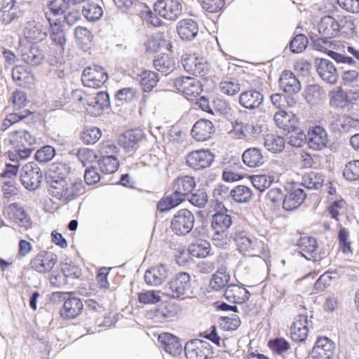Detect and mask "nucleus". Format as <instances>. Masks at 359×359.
Wrapping results in <instances>:
<instances>
[{
    "label": "nucleus",
    "mask_w": 359,
    "mask_h": 359,
    "mask_svg": "<svg viewBox=\"0 0 359 359\" xmlns=\"http://www.w3.org/2000/svg\"><path fill=\"white\" fill-rule=\"evenodd\" d=\"M48 191L53 198L58 199L63 204H67L84 194L85 186L79 179L62 180L59 182L55 181L51 182Z\"/></svg>",
    "instance_id": "f257e3e1"
},
{
    "label": "nucleus",
    "mask_w": 359,
    "mask_h": 359,
    "mask_svg": "<svg viewBox=\"0 0 359 359\" xmlns=\"http://www.w3.org/2000/svg\"><path fill=\"white\" fill-rule=\"evenodd\" d=\"M233 241L239 252L243 255L257 256L265 250L263 241L239 225L233 226Z\"/></svg>",
    "instance_id": "f03ea898"
},
{
    "label": "nucleus",
    "mask_w": 359,
    "mask_h": 359,
    "mask_svg": "<svg viewBox=\"0 0 359 359\" xmlns=\"http://www.w3.org/2000/svg\"><path fill=\"white\" fill-rule=\"evenodd\" d=\"M191 276L188 273H177L163 287V294L174 299H184L191 294Z\"/></svg>",
    "instance_id": "7ed1b4c3"
},
{
    "label": "nucleus",
    "mask_w": 359,
    "mask_h": 359,
    "mask_svg": "<svg viewBox=\"0 0 359 359\" xmlns=\"http://www.w3.org/2000/svg\"><path fill=\"white\" fill-rule=\"evenodd\" d=\"M195 216L187 209H180L173 215L170 222L172 232L177 236H186L193 229Z\"/></svg>",
    "instance_id": "20e7f679"
},
{
    "label": "nucleus",
    "mask_w": 359,
    "mask_h": 359,
    "mask_svg": "<svg viewBox=\"0 0 359 359\" xmlns=\"http://www.w3.org/2000/svg\"><path fill=\"white\" fill-rule=\"evenodd\" d=\"M43 179L41 170L34 162L26 163L20 172L22 186L29 191H35L41 187Z\"/></svg>",
    "instance_id": "39448f33"
},
{
    "label": "nucleus",
    "mask_w": 359,
    "mask_h": 359,
    "mask_svg": "<svg viewBox=\"0 0 359 359\" xmlns=\"http://www.w3.org/2000/svg\"><path fill=\"white\" fill-rule=\"evenodd\" d=\"M108 79L104 69L97 65L86 67L82 73L81 81L85 86L93 88L102 87Z\"/></svg>",
    "instance_id": "423d86ee"
},
{
    "label": "nucleus",
    "mask_w": 359,
    "mask_h": 359,
    "mask_svg": "<svg viewBox=\"0 0 359 359\" xmlns=\"http://www.w3.org/2000/svg\"><path fill=\"white\" fill-rule=\"evenodd\" d=\"M215 160V155L209 149L194 150L187 155V165L191 169L199 171L209 168Z\"/></svg>",
    "instance_id": "0eeeda50"
},
{
    "label": "nucleus",
    "mask_w": 359,
    "mask_h": 359,
    "mask_svg": "<svg viewBox=\"0 0 359 359\" xmlns=\"http://www.w3.org/2000/svg\"><path fill=\"white\" fill-rule=\"evenodd\" d=\"M154 11L160 17L173 21L181 15L182 6L178 0H158L154 5Z\"/></svg>",
    "instance_id": "6e6552de"
},
{
    "label": "nucleus",
    "mask_w": 359,
    "mask_h": 359,
    "mask_svg": "<svg viewBox=\"0 0 359 359\" xmlns=\"http://www.w3.org/2000/svg\"><path fill=\"white\" fill-rule=\"evenodd\" d=\"M184 352L187 359H208L212 354L211 345L198 339L187 342Z\"/></svg>",
    "instance_id": "1a4fd4ad"
},
{
    "label": "nucleus",
    "mask_w": 359,
    "mask_h": 359,
    "mask_svg": "<svg viewBox=\"0 0 359 359\" xmlns=\"http://www.w3.org/2000/svg\"><path fill=\"white\" fill-rule=\"evenodd\" d=\"M174 86L175 88L181 92L184 97L191 100L196 97L202 92V85L200 81L190 76H181L174 80Z\"/></svg>",
    "instance_id": "9d476101"
},
{
    "label": "nucleus",
    "mask_w": 359,
    "mask_h": 359,
    "mask_svg": "<svg viewBox=\"0 0 359 359\" xmlns=\"http://www.w3.org/2000/svg\"><path fill=\"white\" fill-rule=\"evenodd\" d=\"M57 261V257L55 254L42 250L30 261V266L39 273H47L52 270Z\"/></svg>",
    "instance_id": "9b49d317"
},
{
    "label": "nucleus",
    "mask_w": 359,
    "mask_h": 359,
    "mask_svg": "<svg viewBox=\"0 0 359 359\" xmlns=\"http://www.w3.org/2000/svg\"><path fill=\"white\" fill-rule=\"evenodd\" d=\"M306 197L304 190L300 188V184L293 183L285 196L283 201V208L287 211L293 210L299 208Z\"/></svg>",
    "instance_id": "f8f14e48"
},
{
    "label": "nucleus",
    "mask_w": 359,
    "mask_h": 359,
    "mask_svg": "<svg viewBox=\"0 0 359 359\" xmlns=\"http://www.w3.org/2000/svg\"><path fill=\"white\" fill-rule=\"evenodd\" d=\"M335 350L334 343L326 337L317 339L311 351L312 359H331Z\"/></svg>",
    "instance_id": "ddd939ff"
},
{
    "label": "nucleus",
    "mask_w": 359,
    "mask_h": 359,
    "mask_svg": "<svg viewBox=\"0 0 359 359\" xmlns=\"http://www.w3.org/2000/svg\"><path fill=\"white\" fill-rule=\"evenodd\" d=\"M181 62L185 71L196 76H203L208 69V65L203 58H199L195 54H184Z\"/></svg>",
    "instance_id": "4468645a"
},
{
    "label": "nucleus",
    "mask_w": 359,
    "mask_h": 359,
    "mask_svg": "<svg viewBox=\"0 0 359 359\" xmlns=\"http://www.w3.org/2000/svg\"><path fill=\"white\" fill-rule=\"evenodd\" d=\"M309 147L316 151H320L327 147L328 137L327 131L320 126L310 128L306 135Z\"/></svg>",
    "instance_id": "2eb2a0df"
},
{
    "label": "nucleus",
    "mask_w": 359,
    "mask_h": 359,
    "mask_svg": "<svg viewBox=\"0 0 359 359\" xmlns=\"http://www.w3.org/2000/svg\"><path fill=\"white\" fill-rule=\"evenodd\" d=\"M315 65L318 75L323 81L331 84L337 81L338 72L331 61L325 58H316Z\"/></svg>",
    "instance_id": "dca6fc26"
},
{
    "label": "nucleus",
    "mask_w": 359,
    "mask_h": 359,
    "mask_svg": "<svg viewBox=\"0 0 359 359\" xmlns=\"http://www.w3.org/2000/svg\"><path fill=\"white\" fill-rule=\"evenodd\" d=\"M9 141L14 147H20V149H29L30 154L34 150L36 137L27 130H15L9 135Z\"/></svg>",
    "instance_id": "f3484780"
},
{
    "label": "nucleus",
    "mask_w": 359,
    "mask_h": 359,
    "mask_svg": "<svg viewBox=\"0 0 359 359\" xmlns=\"http://www.w3.org/2000/svg\"><path fill=\"white\" fill-rule=\"evenodd\" d=\"M143 138L144 134L141 130H130L119 136L118 144L126 151H132L138 148V144Z\"/></svg>",
    "instance_id": "a211bd4d"
},
{
    "label": "nucleus",
    "mask_w": 359,
    "mask_h": 359,
    "mask_svg": "<svg viewBox=\"0 0 359 359\" xmlns=\"http://www.w3.org/2000/svg\"><path fill=\"white\" fill-rule=\"evenodd\" d=\"M215 130V126L210 121L202 118L194 123L191 135L196 140L203 142L210 139Z\"/></svg>",
    "instance_id": "6ab92c4d"
},
{
    "label": "nucleus",
    "mask_w": 359,
    "mask_h": 359,
    "mask_svg": "<svg viewBox=\"0 0 359 359\" xmlns=\"http://www.w3.org/2000/svg\"><path fill=\"white\" fill-rule=\"evenodd\" d=\"M170 274V270L164 264H159L146 271L144 280L148 285L157 286L161 285Z\"/></svg>",
    "instance_id": "aec40b11"
},
{
    "label": "nucleus",
    "mask_w": 359,
    "mask_h": 359,
    "mask_svg": "<svg viewBox=\"0 0 359 359\" xmlns=\"http://www.w3.org/2000/svg\"><path fill=\"white\" fill-rule=\"evenodd\" d=\"M273 120L277 127L288 133L297 130L299 124L296 115L284 110L278 111L274 115Z\"/></svg>",
    "instance_id": "412c9836"
},
{
    "label": "nucleus",
    "mask_w": 359,
    "mask_h": 359,
    "mask_svg": "<svg viewBox=\"0 0 359 359\" xmlns=\"http://www.w3.org/2000/svg\"><path fill=\"white\" fill-rule=\"evenodd\" d=\"M6 213L9 219L13 220L19 226L27 229L31 226L30 217L18 203H13L10 204L6 208Z\"/></svg>",
    "instance_id": "4be33fe9"
},
{
    "label": "nucleus",
    "mask_w": 359,
    "mask_h": 359,
    "mask_svg": "<svg viewBox=\"0 0 359 359\" xmlns=\"http://www.w3.org/2000/svg\"><path fill=\"white\" fill-rule=\"evenodd\" d=\"M328 125L333 132H347L355 125V120L347 115L332 114L328 118Z\"/></svg>",
    "instance_id": "5701e85b"
},
{
    "label": "nucleus",
    "mask_w": 359,
    "mask_h": 359,
    "mask_svg": "<svg viewBox=\"0 0 359 359\" xmlns=\"http://www.w3.org/2000/svg\"><path fill=\"white\" fill-rule=\"evenodd\" d=\"M24 35L25 39L33 43L42 41L47 36L46 29L43 25L34 20L29 21L24 28Z\"/></svg>",
    "instance_id": "b1692460"
},
{
    "label": "nucleus",
    "mask_w": 359,
    "mask_h": 359,
    "mask_svg": "<svg viewBox=\"0 0 359 359\" xmlns=\"http://www.w3.org/2000/svg\"><path fill=\"white\" fill-rule=\"evenodd\" d=\"M177 32L183 41H191L198 33V23L192 19H183L178 22Z\"/></svg>",
    "instance_id": "393cba45"
},
{
    "label": "nucleus",
    "mask_w": 359,
    "mask_h": 359,
    "mask_svg": "<svg viewBox=\"0 0 359 359\" xmlns=\"http://www.w3.org/2000/svg\"><path fill=\"white\" fill-rule=\"evenodd\" d=\"M250 293L245 288L236 285H227L224 296L227 301L234 304H243L250 298Z\"/></svg>",
    "instance_id": "a878e982"
},
{
    "label": "nucleus",
    "mask_w": 359,
    "mask_h": 359,
    "mask_svg": "<svg viewBox=\"0 0 359 359\" xmlns=\"http://www.w3.org/2000/svg\"><path fill=\"white\" fill-rule=\"evenodd\" d=\"M297 246L300 250L299 253L307 260L316 259L318 243L315 238L312 236L300 237Z\"/></svg>",
    "instance_id": "bb28decb"
},
{
    "label": "nucleus",
    "mask_w": 359,
    "mask_h": 359,
    "mask_svg": "<svg viewBox=\"0 0 359 359\" xmlns=\"http://www.w3.org/2000/svg\"><path fill=\"white\" fill-rule=\"evenodd\" d=\"M83 307L80 299L69 297L65 301L60 310V316L65 319H74L81 314Z\"/></svg>",
    "instance_id": "cd10ccee"
},
{
    "label": "nucleus",
    "mask_w": 359,
    "mask_h": 359,
    "mask_svg": "<svg viewBox=\"0 0 359 359\" xmlns=\"http://www.w3.org/2000/svg\"><path fill=\"white\" fill-rule=\"evenodd\" d=\"M158 341L161 344L162 348L173 356H177L182 352V345L180 339L170 333H163L158 337Z\"/></svg>",
    "instance_id": "c85d7f7f"
},
{
    "label": "nucleus",
    "mask_w": 359,
    "mask_h": 359,
    "mask_svg": "<svg viewBox=\"0 0 359 359\" xmlns=\"http://www.w3.org/2000/svg\"><path fill=\"white\" fill-rule=\"evenodd\" d=\"M340 26L338 22L330 15L323 17L318 25V29L322 36L326 39L335 37L339 32Z\"/></svg>",
    "instance_id": "c756f323"
},
{
    "label": "nucleus",
    "mask_w": 359,
    "mask_h": 359,
    "mask_svg": "<svg viewBox=\"0 0 359 359\" xmlns=\"http://www.w3.org/2000/svg\"><path fill=\"white\" fill-rule=\"evenodd\" d=\"M263 102L264 95L256 90L243 91L239 96V103L248 109L258 108Z\"/></svg>",
    "instance_id": "7c9ffc66"
},
{
    "label": "nucleus",
    "mask_w": 359,
    "mask_h": 359,
    "mask_svg": "<svg viewBox=\"0 0 359 359\" xmlns=\"http://www.w3.org/2000/svg\"><path fill=\"white\" fill-rule=\"evenodd\" d=\"M20 51L22 60L32 66L40 65L44 59L43 50L35 44L29 47H23Z\"/></svg>",
    "instance_id": "2f4dec72"
},
{
    "label": "nucleus",
    "mask_w": 359,
    "mask_h": 359,
    "mask_svg": "<svg viewBox=\"0 0 359 359\" xmlns=\"http://www.w3.org/2000/svg\"><path fill=\"white\" fill-rule=\"evenodd\" d=\"M83 2L82 13L88 21L99 20L103 15V11L98 0H81Z\"/></svg>",
    "instance_id": "473e14b6"
},
{
    "label": "nucleus",
    "mask_w": 359,
    "mask_h": 359,
    "mask_svg": "<svg viewBox=\"0 0 359 359\" xmlns=\"http://www.w3.org/2000/svg\"><path fill=\"white\" fill-rule=\"evenodd\" d=\"M243 163L250 168H257L262 165L266 158L262 150L257 147L247 149L242 155Z\"/></svg>",
    "instance_id": "72a5a7b5"
},
{
    "label": "nucleus",
    "mask_w": 359,
    "mask_h": 359,
    "mask_svg": "<svg viewBox=\"0 0 359 359\" xmlns=\"http://www.w3.org/2000/svg\"><path fill=\"white\" fill-rule=\"evenodd\" d=\"M20 15L21 11L15 4V0H4V6L0 10V18L4 24H10Z\"/></svg>",
    "instance_id": "f704fd0d"
},
{
    "label": "nucleus",
    "mask_w": 359,
    "mask_h": 359,
    "mask_svg": "<svg viewBox=\"0 0 359 359\" xmlns=\"http://www.w3.org/2000/svg\"><path fill=\"white\" fill-rule=\"evenodd\" d=\"M279 83L280 88L287 93L294 94L301 90L299 81L291 72L285 71L283 72L279 79Z\"/></svg>",
    "instance_id": "c9c22d12"
},
{
    "label": "nucleus",
    "mask_w": 359,
    "mask_h": 359,
    "mask_svg": "<svg viewBox=\"0 0 359 359\" xmlns=\"http://www.w3.org/2000/svg\"><path fill=\"white\" fill-rule=\"evenodd\" d=\"M71 168L69 165L65 163H53L49 169V177L48 178V183L49 187L51 182H59L62 180H67V177L70 172Z\"/></svg>",
    "instance_id": "e433bc0d"
},
{
    "label": "nucleus",
    "mask_w": 359,
    "mask_h": 359,
    "mask_svg": "<svg viewBox=\"0 0 359 359\" xmlns=\"http://www.w3.org/2000/svg\"><path fill=\"white\" fill-rule=\"evenodd\" d=\"M81 0H53L49 4L50 12L46 13V16L49 22H51L50 15H60L66 12L71 4H80Z\"/></svg>",
    "instance_id": "4c0bfd02"
},
{
    "label": "nucleus",
    "mask_w": 359,
    "mask_h": 359,
    "mask_svg": "<svg viewBox=\"0 0 359 359\" xmlns=\"http://www.w3.org/2000/svg\"><path fill=\"white\" fill-rule=\"evenodd\" d=\"M324 181V176L321 173L311 171L303 175L299 184L307 189L318 190L323 186Z\"/></svg>",
    "instance_id": "58836bf2"
},
{
    "label": "nucleus",
    "mask_w": 359,
    "mask_h": 359,
    "mask_svg": "<svg viewBox=\"0 0 359 359\" xmlns=\"http://www.w3.org/2000/svg\"><path fill=\"white\" fill-rule=\"evenodd\" d=\"M196 186L194 177L184 175L177 177L172 184V189L182 194L184 197L189 194Z\"/></svg>",
    "instance_id": "ea45409f"
},
{
    "label": "nucleus",
    "mask_w": 359,
    "mask_h": 359,
    "mask_svg": "<svg viewBox=\"0 0 359 359\" xmlns=\"http://www.w3.org/2000/svg\"><path fill=\"white\" fill-rule=\"evenodd\" d=\"M210 243L205 239H196L189 246V252L193 257L204 258L210 252Z\"/></svg>",
    "instance_id": "a19ab883"
},
{
    "label": "nucleus",
    "mask_w": 359,
    "mask_h": 359,
    "mask_svg": "<svg viewBox=\"0 0 359 359\" xmlns=\"http://www.w3.org/2000/svg\"><path fill=\"white\" fill-rule=\"evenodd\" d=\"M154 68L165 74L172 72L175 69V62L168 54H162L156 57L153 61Z\"/></svg>",
    "instance_id": "79ce46f5"
},
{
    "label": "nucleus",
    "mask_w": 359,
    "mask_h": 359,
    "mask_svg": "<svg viewBox=\"0 0 359 359\" xmlns=\"http://www.w3.org/2000/svg\"><path fill=\"white\" fill-rule=\"evenodd\" d=\"M86 102L88 106L96 108L100 113L104 108L109 107V95L107 92L100 91L95 96H88L86 98Z\"/></svg>",
    "instance_id": "37998d69"
},
{
    "label": "nucleus",
    "mask_w": 359,
    "mask_h": 359,
    "mask_svg": "<svg viewBox=\"0 0 359 359\" xmlns=\"http://www.w3.org/2000/svg\"><path fill=\"white\" fill-rule=\"evenodd\" d=\"M306 101L311 104H319L325 97V92L318 85H310L304 90Z\"/></svg>",
    "instance_id": "c03bdc74"
},
{
    "label": "nucleus",
    "mask_w": 359,
    "mask_h": 359,
    "mask_svg": "<svg viewBox=\"0 0 359 359\" xmlns=\"http://www.w3.org/2000/svg\"><path fill=\"white\" fill-rule=\"evenodd\" d=\"M232 124L233 131L238 135V139L248 138L259 133V129L252 124L238 121L233 122Z\"/></svg>",
    "instance_id": "a18cd8bd"
},
{
    "label": "nucleus",
    "mask_w": 359,
    "mask_h": 359,
    "mask_svg": "<svg viewBox=\"0 0 359 359\" xmlns=\"http://www.w3.org/2000/svg\"><path fill=\"white\" fill-rule=\"evenodd\" d=\"M158 81V74L153 71H144L140 74V83L144 92L152 90Z\"/></svg>",
    "instance_id": "49530a36"
},
{
    "label": "nucleus",
    "mask_w": 359,
    "mask_h": 359,
    "mask_svg": "<svg viewBox=\"0 0 359 359\" xmlns=\"http://www.w3.org/2000/svg\"><path fill=\"white\" fill-rule=\"evenodd\" d=\"M232 224V217L229 215L217 212L213 215L212 227L215 231H226Z\"/></svg>",
    "instance_id": "de8ad7c7"
},
{
    "label": "nucleus",
    "mask_w": 359,
    "mask_h": 359,
    "mask_svg": "<svg viewBox=\"0 0 359 359\" xmlns=\"http://www.w3.org/2000/svg\"><path fill=\"white\" fill-rule=\"evenodd\" d=\"M212 240L216 247L227 249L233 241V228L230 234L224 231H215L212 235Z\"/></svg>",
    "instance_id": "09e8293b"
},
{
    "label": "nucleus",
    "mask_w": 359,
    "mask_h": 359,
    "mask_svg": "<svg viewBox=\"0 0 359 359\" xmlns=\"http://www.w3.org/2000/svg\"><path fill=\"white\" fill-rule=\"evenodd\" d=\"M264 147L273 153L280 152L285 148V140L274 134H268L264 137Z\"/></svg>",
    "instance_id": "8fccbe9b"
},
{
    "label": "nucleus",
    "mask_w": 359,
    "mask_h": 359,
    "mask_svg": "<svg viewBox=\"0 0 359 359\" xmlns=\"http://www.w3.org/2000/svg\"><path fill=\"white\" fill-rule=\"evenodd\" d=\"M98 165L102 173L112 174L118 170L119 161L114 156H104L98 161Z\"/></svg>",
    "instance_id": "3c124183"
},
{
    "label": "nucleus",
    "mask_w": 359,
    "mask_h": 359,
    "mask_svg": "<svg viewBox=\"0 0 359 359\" xmlns=\"http://www.w3.org/2000/svg\"><path fill=\"white\" fill-rule=\"evenodd\" d=\"M231 197L237 203H248L252 199V192L248 187L238 185L231 190Z\"/></svg>",
    "instance_id": "603ef678"
},
{
    "label": "nucleus",
    "mask_w": 359,
    "mask_h": 359,
    "mask_svg": "<svg viewBox=\"0 0 359 359\" xmlns=\"http://www.w3.org/2000/svg\"><path fill=\"white\" fill-rule=\"evenodd\" d=\"M51 29H50V39L54 42L55 44L61 48L62 50L64 49V46L67 42L66 34L62 28V27L57 24L56 22H54V25L52 22H50Z\"/></svg>",
    "instance_id": "864d4df0"
},
{
    "label": "nucleus",
    "mask_w": 359,
    "mask_h": 359,
    "mask_svg": "<svg viewBox=\"0 0 359 359\" xmlns=\"http://www.w3.org/2000/svg\"><path fill=\"white\" fill-rule=\"evenodd\" d=\"M230 279V276L225 271H217L212 277L210 286L214 290H220L224 288Z\"/></svg>",
    "instance_id": "5fc2aeb1"
},
{
    "label": "nucleus",
    "mask_w": 359,
    "mask_h": 359,
    "mask_svg": "<svg viewBox=\"0 0 359 359\" xmlns=\"http://www.w3.org/2000/svg\"><path fill=\"white\" fill-rule=\"evenodd\" d=\"M251 181L256 189L263 192L271 185L273 181V176L256 175L252 176Z\"/></svg>",
    "instance_id": "6e6d98bb"
},
{
    "label": "nucleus",
    "mask_w": 359,
    "mask_h": 359,
    "mask_svg": "<svg viewBox=\"0 0 359 359\" xmlns=\"http://www.w3.org/2000/svg\"><path fill=\"white\" fill-rule=\"evenodd\" d=\"M6 116L8 118V121H9L12 125L18 122H24L26 124H29L34 121L33 113L28 110H25L18 113H11L8 114Z\"/></svg>",
    "instance_id": "4d7b16f0"
},
{
    "label": "nucleus",
    "mask_w": 359,
    "mask_h": 359,
    "mask_svg": "<svg viewBox=\"0 0 359 359\" xmlns=\"http://www.w3.org/2000/svg\"><path fill=\"white\" fill-rule=\"evenodd\" d=\"M343 175L349 181L359 180V160L351 161L347 163L344 169Z\"/></svg>",
    "instance_id": "13d9d810"
},
{
    "label": "nucleus",
    "mask_w": 359,
    "mask_h": 359,
    "mask_svg": "<svg viewBox=\"0 0 359 359\" xmlns=\"http://www.w3.org/2000/svg\"><path fill=\"white\" fill-rule=\"evenodd\" d=\"M101 130L96 127L86 128L81 134V140L86 144H93L101 137Z\"/></svg>",
    "instance_id": "bf43d9fd"
},
{
    "label": "nucleus",
    "mask_w": 359,
    "mask_h": 359,
    "mask_svg": "<svg viewBox=\"0 0 359 359\" xmlns=\"http://www.w3.org/2000/svg\"><path fill=\"white\" fill-rule=\"evenodd\" d=\"M308 43V39L304 34H297L290 43V49L294 53H302L307 47Z\"/></svg>",
    "instance_id": "052dcab7"
},
{
    "label": "nucleus",
    "mask_w": 359,
    "mask_h": 359,
    "mask_svg": "<svg viewBox=\"0 0 359 359\" xmlns=\"http://www.w3.org/2000/svg\"><path fill=\"white\" fill-rule=\"evenodd\" d=\"M268 346L274 353L281 355L290 348V343L283 337H276L269 341Z\"/></svg>",
    "instance_id": "680f3d73"
},
{
    "label": "nucleus",
    "mask_w": 359,
    "mask_h": 359,
    "mask_svg": "<svg viewBox=\"0 0 359 359\" xmlns=\"http://www.w3.org/2000/svg\"><path fill=\"white\" fill-rule=\"evenodd\" d=\"M188 200L194 206L203 208L208 201V197L203 189H197L194 192L190 193Z\"/></svg>",
    "instance_id": "e2e57ef3"
},
{
    "label": "nucleus",
    "mask_w": 359,
    "mask_h": 359,
    "mask_svg": "<svg viewBox=\"0 0 359 359\" xmlns=\"http://www.w3.org/2000/svg\"><path fill=\"white\" fill-rule=\"evenodd\" d=\"M55 155V150L54 147L46 145L36 151L34 157L38 162L44 163L51 161Z\"/></svg>",
    "instance_id": "0e129e2a"
},
{
    "label": "nucleus",
    "mask_w": 359,
    "mask_h": 359,
    "mask_svg": "<svg viewBox=\"0 0 359 359\" xmlns=\"http://www.w3.org/2000/svg\"><path fill=\"white\" fill-rule=\"evenodd\" d=\"M219 89L223 94L233 96L241 90V84L236 80L222 81L219 83Z\"/></svg>",
    "instance_id": "69168bd1"
},
{
    "label": "nucleus",
    "mask_w": 359,
    "mask_h": 359,
    "mask_svg": "<svg viewBox=\"0 0 359 359\" xmlns=\"http://www.w3.org/2000/svg\"><path fill=\"white\" fill-rule=\"evenodd\" d=\"M202 8L208 13L219 12L225 5L224 0H198Z\"/></svg>",
    "instance_id": "338daca9"
},
{
    "label": "nucleus",
    "mask_w": 359,
    "mask_h": 359,
    "mask_svg": "<svg viewBox=\"0 0 359 359\" xmlns=\"http://www.w3.org/2000/svg\"><path fill=\"white\" fill-rule=\"evenodd\" d=\"M136 90L134 88H123L116 92L115 99L121 104L128 103L134 100Z\"/></svg>",
    "instance_id": "774afa93"
}]
</instances>
